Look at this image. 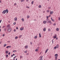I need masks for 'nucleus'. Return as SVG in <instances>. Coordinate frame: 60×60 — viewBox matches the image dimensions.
Here are the masks:
<instances>
[{
  "mask_svg": "<svg viewBox=\"0 0 60 60\" xmlns=\"http://www.w3.org/2000/svg\"><path fill=\"white\" fill-rule=\"evenodd\" d=\"M10 26L9 25H7V27H10Z\"/></svg>",
  "mask_w": 60,
  "mask_h": 60,
  "instance_id": "2eb2a0df",
  "label": "nucleus"
},
{
  "mask_svg": "<svg viewBox=\"0 0 60 60\" xmlns=\"http://www.w3.org/2000/svg\"><path fill=\"white\" fill-rule=\"evenodd\" d=\"M14 20L15 21H17V18L15 17L14 19Z\"/></svg>",
  "mask_w": 60,
  "mask_h": 60,
  "instance_id": "6e6552de",
  "label": "nucleus"
},
{
  "mask_svg": "<svg viewBox=\"0 0 60 60\" xmlns=\"http://www.w3.org/2000/svg\"><path fill=\"white\" fill-rule=\"evenodd\" d=\"M24 21V19L23 18V21Z\"/></svg>",
  "mask_w": 60,
  "mask_h": 60,
  "instance_id": "6e6d98bb",
  "label": "nucleus"
},
{
  "mask_svg": "<svg viewBox=\"0 0 60 60\" xmlns=\"http://www.w3.org/2000/svg\"><path fill=\"white\" fill-rule=\"evenodd\" d=\"M6 12L5 11V10H4L3 11V12H2V13H4V14H5Z\"/></svg>",
  "mask_w": 60,
  "mask_h": 60,
  "instance_id": "39448f33",
  "label": "nucleus"
},
{
  "mask_svg": "<svg viewBox=\"0 0 60 60\" xmlns=\"http://www.w3.org/2000/svg\"><path fill=\"white\" fill-rule=\"evenodd\" d=\"M37 38V36H35L34 37V38L35 39H36Z\"/></svg>",
  "mask_w": 60,
  "mask_h": 60,
  "instance_id": "6ab92c4d",
  "label": "nucleus"
},
{
  "mask_svg": "<svg viewBox=\"0 0 60 60\" xmlns=\"http://www.w3.org/2000/svg\"><path fill=\"white\" fill-rule=\"evenodd\" d=\"M5 26H4L3 27V28H4V27H5Z\"/></svg>",
  "mask_w": 60,
  "mask_h": 60,
  "instance_id": "4d7b16f0",
  "label": "nucleus"
},
{
  "mask_svg": "<svg viewBox=\"0 0 60 60\" xmlns=\"http://www.w3.org/2000/svg\"><path fill=\"white\" fill-rule=\"evenodd\" d=\"M20 57V58H22V56H21Z\"/></svg>",
  "mask_w": 60,
  "mask_h": 60,
  "instance_id": "37998d69",
  "label": "nucleus"
},
{
  "mask_svg": "<svg viewBox=\"0 0 60 60\" xmlns=\"http://www.w3.org/2000/svg\"><path fill=\"white\" fill-rule=\"evenodd\" d=\"M49 9H51V7H49Z\"/></svg>",
  "mask_w": 60,
  "mask_h": 60,
  "instance_id": "09e8293b",
  "label": "nucleus"
},
{
  "mask_svg": "<svg viewBox=\"0 0 60 60\" xmlns=\"http://www.w3.org/2000/svg\"><path fill=\"white\" fill-rule=\"evenodd\" d=\"M55 59L56 60L57 59V57L58 56V54H56L55 55Z\"/></svg>",
  "mask_w": 60,
  "mask_h": 60,
  "instance_id": "7ed1b4c3",
  "label": "nucleus"
},
{
  "mask_svg": "<svg viewBox=\"0 0 60 60\" xmlns=\"http://www.w3.org/2000/svg\"><path fill=\"white\" fill-rule=\"evenodd\" d=\"M37 49H39V47H38L37 48Z\"/></svg>",
  "mask_w": 60,
  "mask_h": 60,
  "instance_id": "a19ab883",
  "label": "nucleus"
},
{
  "mask_svg": "<svg viewBox=\"0 0 60 60\" xmlns=\"http://www.w3.org/2000/svg\"><path fill=\"white\" fill-rule=\"evenodd\" d=\"M46 18H47V19H48V18H49V17H48V16H47L46 17Z\"/></svg>",
  "mask_w": 60,
  "mask_h": 60,
  "instance_id": "ea45409f",
  "label": "nucleus"
},
{
  "mask_svg": "<svg viewBox=\"0 0 60 60\" xmlns=\"http://www.w3.org/2000/svg\"><path fill=\"white\" fill-rule=\"evenodd\" d=\"M27 18L28 19L29 18H30V16H29V15H28L27 16Z\"/></svg>",
  "mask_w": 60,
  "mask_h": 60,
  "instance_id": "4be33fe9",
  "label": "nucleus"
},
{
  "mask_svg": "<svg viewBox=\"0 0 60 60\" xmlns=\"http://www.w3.org/2000/svg\"><path fill=\"white\" fill-rule=\"evenodd\" d=\"M6 57H8V55L6 54Z\"/></svg>",
  "mask_w": 60,
  "mask_h": 60,
  "instance_id": "412c9836",
  "label": "nucleus"
},
{
  "mask_svg": "<svg viewBox=\"0 0 60 60\" xmlns=\"http://www.w3.org/2000/svg\"><path fill=\"white\" fill-rule=\"evenodd\" d=\"M56 48H58L59 47V46H58V45H56Z\"/></svg>",
  "mask_w": 60,
  "mask_h": 60,
  "instance_id": "ddd939ff",
  "label": "nucleus"
},
{
  "mask_svg": "<svg viewBox=\"0 0 60 60\" xmlns=\"http://www.w3.org/2000/svg\"><path fill=\"white\" fill-rule=\"evenodd\" d=\"M27 51H26L24 52L25 53H27Z\"/></svg>",
  "mask_w": 60,
  "mask_h": 60,
  "instance_id": "f704fd0d",
  "label": "nucleus"
},
{
  "mask_svg": "<svg viewBox=\"0 0 60 60\" xmlns=\"http://www.w3.org/2000/svg\"><path fill=\"white\" fill-rule=\"evenodd\" d=\"M23 30V28H20V30H21V31H22Z\"/></svg>",
  "mask_w": 60,
  "mask_h": 60,
  "instance_id": "5701e85b",
  "label": "nucleus"
},
{
  "mask_svg": "<svg viewBox=\"0 0 60 60\" xmlns=\"http://www.w3.org/2000/svg\"><path fill=\"white\" fill-rule=\"evenodd\" d=\"M1 21H2V20H0V23H1Z\"/></svg>",
  "mask_w": 60,
  "mask_h": 60,
  "instance_id": "8fccbe9b",
  "label": "nucleus"
},
{
  "mask_svg": "<svg viewBox=\"0 0 60 60\" xmlns=\"http://www.w3.org/2000/svg\"><path fill=\"white\" fill-rule=\"evenodd\" d=\"M16 56H15V57H14V58H15L16 57Z\"/></svg>",
  "mask_w": 60,
  "mask_h": 60,
  "instance_id": "79ce46f5",
  "label": "nucleus"
},
{
  "mask_svg": "<svg viewBox=\"0 0 60 60\" xmlns=\"http://www.w3.org/2000/svg\"><path fill=\"white\" fill-rule=\"evenodd\" d=\"M45 21L46 23H50L51 24V21H49V19H46Z\"/></svg>",
  "mask_w": 60,
  "mask_h": 60,
  "instance_id": "f257e3e1",
  "label": "nucleus"
},
{
  "mask_svg": "<svg viewBox=\"0 0 60 60\" xmlns=\"http://www.w3.org/2000/svg\"><path fill=\"white\" fill-rule=\"evenodd\" d=\"M5 11L6 12H7V13H8V9H7L6 10H5Z\"/></svg>",
  "mask_w": 60,
  "mask_h": 60,
  "instance_id": "0eeeda50",
  "label": "nucleus"
},
{
  "mask_svg": "<svg viewBox=\"0 0 60 60\" xmlns=\"http://www.w3.org/2000/svg\"><path fill=\"white\" fill-rule=\"evenodd\" d=\"M8 52H9L8 51L6 50V51L5 53L6 54H7L8 53Z\"/></svg>",
  "mask_w": 60,
  "mask_h": 60,
  "instance_id": "423d86ee",
  "label": "nucleus"
},
{
  "mask_svg": "<svg viewBox=\"0 0 60 60\" xmlns=\"http://www.w3.org/2000/svg\"><path fill=\"white\" fill-rule=\"evenodd\" d=\"M5 35H4V34H3V37H4V36Z\"/></svg>",
  "mask_w": 60,
  "mask_h": 60,
  "instance_id": "3c124183",
  "label": "nucleus"
},
{
  "mask_svg": "<svg viewBox=\"0 0 60 60\" xmlns=\"http://www.w3.org/2000/svg\"><path fill=\"white\" fill-rule=\"evenodd\" d=\"M46 28H44L43 29V31H46Z\"/></svg>",
  "mask_w": 60,
  "mask_h": 60,
  "instance_id": "9b49d317",
  "label": "nucleus"
},
{
  "mask_svg": "<svg viewBox=\"0 0 60 60\" xmlns=\"http://www.w3.org/2000/svg\"><path fill=\"white\" fill-rule=\"evenodd\" d=\"M56 23H54L53 24V26H56Z\"/></svg>",
  "mask_w": 60,
  "mask_h": 60,
  "instance_id": "c9c22d12",
  "label": "nucleus"
},
{
  "mask_svg": "<svg viewBox=\"0 0 60 60\" xmlns=\"http://www.w3.org/2000/svg\"><path fill=\"white\" fill-rule=\"evenodd\" d=\"M51 19L52 20L53 19H52V17H51Z\"/></svg>",
  "mask_w": 60,
  "mask_h": 60,
  "instance_id": "680f3d73",
  "label": "nucleus"
},
{
  "mask_svg": "<svg viewBox=\"0 0 60 60\" xmlns=\"http://www.w3.org/2000/svg\"><path fill=\"white\" fill-rule=\"evenodd\" d=\"M12 29L11 28H9L8 29V32H11V31Z\"/></svg>",
  "mask_w": 60,
  "mask_h": 60,
  "instance_id": "f03ea898",
  "label": "nucleus"
},
{
  "mask_svg": "<svg viewBox=\"0 0 60 60\" xmlns=\"http://www.w3.org/2000/svg\"><path fill=\"white\" fill-rule=\"evenodd\" d=\"M48 31H50V29H48Z\"/></svg>",
  "mask_w": 60,
  "mask_h": 60,
  "instance_id": "72a5a7b5",
  "label": "nucleus"
},
{
  "mask_svg": "<svg viewBox=\"0 0 60 60\" xmlns=\"http://www.w3.org/2000/svg\"><path fill=\"white\" fill-rule=\"evenodd\" d=\"M34 1H33L31 2V4H33V3H34Z\"/></svg>",
  "mask_w": 60,
  "mask_h": 60,
  "instance_id": "7c9ffc66",
  "label": "nucleus"
},
{
  "mask_svg": "<svg viewBox=\"0 0 60 60\" xmlns=\"http://www.w3.org/2000/svg\"><path fill=\"white\" fill-rule=\"evenodd\" d=\"M53 38H54V39H56V35L55 34V36H53Z\"/></svg>",
  "mask_w": 60,
  "mask_h": 60,
  "instance_id": "20e7f679",
  "label": "nucleus"
},
{
  "mask_svg": "<svg viewBox=\"0 0 60 60\" xmlns=\"http://www.w3.org/2000/svg\"><path fill=\"white\" fill-rule=\"evenodd\" d=\"M16 51H16V50L13 51V52H16Z\"/></svg>",
  "mask_w": 60,
  "mask_h": 60,
  "instance_id": "473e14b6",
  "label": "nucleus"
},
{
  "mask_svg": "<svg viewBox=\"0 0 60 60\" xmlns=\"http://www.w3.org/2000/svg\"><path fill=\"white\" fill-rule=\"evenodd\" d=\"M4 31H5V32H6V29H4Z\"/></svg>",
  "mask_w": 60,
  "mask_h": 60,
  "instance_id": "e433bc0d",
  "label": "nucleus"
},
{
  "mask_svg": "<svg viewBox=\"0 0 60 60\" xmlns=\"http://www.w3.org/2000/svg\"><path fill=\"white\" fill-rule=\"evenodd\" d=\"M38 7L39 8H41V6L40 5L38 6Z\"/></svg>",
  "mask_w": 60,
  "mask_h": 60,
  "instance_id": "b1692460",
  "label": "nucleus"
},
{
  "mask_svg": "<svg viewBox=\"0 0 60 60\" xmlns=\"http://www.w3.org/2000/svg\"><path fill=\"white\" fill-rule=\"evenodd\" d=\"M21 2H23V0H21Z\"/></svg>",
  "mask_w": 60,
  "mask_h": 60,
  "instance_id": "5fc2aeb1",
  "label": "nucleus"
},
{
  "mask_svg": "<svg viewBox=\"0 0 60 60\" xmlns=\"http://www.w3.org/2000/svg\"><path fill=\"white\" fill-rule=\"evenodd\" d=\"M39 37L41 38V33H40L39 34Z\"/></svg>",
  "mask_w": 60,
  "mask_h": 60,
  "instance_id": "f3484780",
  "label": "nucleus"
},
{
  "mask_svg": "<svg viewBox=\"0 0 60 60\" xmlns=\"http://www.w3.org/2000/svg\"><path fill=\"white\" fill-rule=\"evenodd\" d=\"M13 24H14V25H15L16 24V23H15V22H14Z\"/></svg>",
  "mask_w": 60,
  "mask_h": 60,
  "instance_id": "c03bdc74",
  "label": "nucleus"
},
{
  "mask_svg": "<svg viewBox=\"0 0 60 60\" xmlns=\"http://www.w3.org/2000/svg\"><path fill=\"white\" fill-rule=\"evenodd\" d=\"M16 29H18V27H16Z\"/></svg>",
  "mask_w": 60,
  "mask_h": 60,
  "instance_id": "864d4df0",
  "label": "nucleus"
},
{
  "mask_svg": "<svg viewBox=\"0 0 60 60\" xmlns=\"http://www.w3.org/2000/svg\"><path fill=\"white\" fill-rule=\"evenodd\" d=\"M56 30L57 31H59V28H57L56 29Z\"/></svg>",
  "mask_w": 60,
  "mask_h": 60,
  "instance_id": "dca6fc26",
  "label": "nucleus"
},
{
  "mask_svg": "<svg viewBox=\"0 0 60 60\" xmlns=\"http://www.w3.org/2000/svg\"><path fill=\"white\" fill-rule=\"evenodd\" d=\"M47 12H49V10H48L47 11Z\"/></svg>",
  "mask_w": 60,
  "mask_h": 60,
  "instance_id": "c756f323",
  "label": "nucleus"
},
{
  "mask_svg": "<svg viewBox=\"0 0 60 60\" xmlns=\"http://www.w3.org/2000/svg\"><path fill=\"white\" fill-rule=\"evenodd\" d=\"M52 43H53V42H54V41H53V40H52Z\"/></svg>",
  "mask_w": 60,
  "mask_h": 60,
  "instance_id": "de8ad7c7",
  "label": "nucleus"
},
{
  "mask_svg": "<svg viewBox=\"0 0 60 60\" xmlns=\"http://www.w3.org/2000/svg\"><path fill=\"white\" fill-rule=\"evenodd\" d=\"M13 56H15V54H13Z\"/></svg>",
  "mask_w": 60,
  "mask_h": 60,
  "instance_id": "e2e57ef3",
  "label": "nucleus"
},
{
  "mask_svg": "<svg viewBox=\"0 0 60 60\" xmlns=\"http://www.w3.org/2000/svg\"><path fill=\"white\" fill-rule=\"evenodd\" d=\"M50 16H51V15H50L49 16V17H50Z\"/></svg>",
  "mask_w": 60,
  "mask_h": 60,
  "instance_id": "338daca9",
  "label": "nucleus"
},
{
  "mask_svg": "<svg viewBox=\"0 0 60 60\" xmlns=\"http://www.w3.org/2000/svg\"><path fill=\"white\" fill-rule=\"evenodd\" d=\"M58 20L59 21L60 20V17H58Z\"/></svg>",
  "mask_w": 60,
  "mask_h": 60,
  "instance_id": "cd10ccee",
  "label": "nucleus"
},
{
  "mask_svg": "<svg viewBox=\"0 0 60 60\" xmlns=\"http://www.w3.org/2000/svg\"><path fill=\"white\" fill-rule=\"evenodd\" d=\"M27 8H29V7H27Z\"/></svg>",
  "mask_w": 60,
  "mask_h": 60,
  "instance_id": "13d9d810",
  "label": "nucleus"
},
{
  "mask_svg": "<svg viewBox=\"0 0 60 60\" xmlns=\"http://www.w3.org/2000/svg\"><path fill=\"white\" fill-rule=\"evenodd\" d=\"M48 50H49V49H48L46 50L45 52V53H47V52L48 51Z\"/></svg>",
  "mask_w": 60,
  "mask_h": 60,
  "instance_id": "4468645a",
  "label": "nucleus"
},
{
  "mask_svg": "<svg viewBox=\"0 0 60 60\" xmlns=\"http://www.w3.org/2000/svg\"><path fill=\"white\" fill-rule=\"evenodd\" d=\"M14 32H16V30L14 29Z\"/></svg>",
  "mask_w": 60,
  "mask_h": 60,
  "instance_id": "58836bf2",
  "label": "nucleus"
},
{
  "mask_svg": "<svg viewBox=\"0 0 60 60\" xmlns=\"http://www.w3.org/2000/svg\"><path fill=\"white\" fill-rule=\"evenodd\" d=\"M53 13V11H50V14H52Z\"/></svg>",
  "mask_w": 60,
  "mask_h": 60,
  "instance_id": "9d476101",
  "label": "nucleus"
},
{
  "mask_svg": "<svg viewBox=\"0 0 60 60\" xmlns=\"http://www.w3.org/2000/svg\"><path fill=\"white\" fill-rule=\"evenodd\" d=\"M17 4H16V3H15L14 4V5H16Z\"/></svg>",
  "mask_w": 60,
  "mask_h": 60,
  "instance_id": "a18cd8bd",
  "label": "nucleus"
},
{
  "mask_svg": "<svg viewBox=\"0 0 60 60\" xmlns=\"http://www.w3.org/2000/svg\"><path fill=\"white\" fill-rule=\"evenodd\" d=\"M11 46H7L6 47V48H7V49H8V48H11Z\"/></svg>",
  "mask_w": 60,
  "mask_h": 60,
  "instance_id": "1a4fd4ad",
  "label": "nucleus"
},
{
  "mask_svg": "<svg viewBox=\"0 0 60 60\" xmlns=\"http://www.w3.org/2000/svg\"><path fill=\"white\" fill-rule=\"evenodd\" d=\"M10 54H11V52H9L8 53V55H10Z\"/></svg>",
  "mask_w": 60,
  "mask_h": 60,
  "instance_id": "4c0bfd02",
  "label": "nucleus"
},
{
  "mask_svg": "<svg viewBox=\"0 0 60 60\" xmlns=\"http://www.w3.org/2000/svg\"><path fill=\"white\" fill-rule=\"evenodd\" d=\"M26 2H28V0H26Z\"/></svg>",
  "mask_w": 60,
  "mask_h": 60,
  "instance_id": "052dcab7",
  "label": "nucleus"
},
{
  "mask_svg": "<svg viewBox=\"0 0 60 60\" xmlns=\"http://www.w3.org/2000/svg\"><path fill=\"white\" fill-rule=\"evenodd\" d=\"M30 44L31 45H32V44H33V43H32V42H30Z\"/></svg>",
  "mask_w": 60,
  "mask_h": 60,
  "instance_id": "603ef678",
  "label": "nucleus"
},
{
  "mask_svg": "<svg viewBox=\"0 0 60 60\" xmlns=\"http://www.w3.org/2000/svg\"><path fill=\"white\" fill-rule=\"evenodd\" d=\"M11 56V57H12V56H13V55H12Z\"/></svg>",
  "mask_w": 60,
  "mask_h": 60,
  "instance_id": "0e129e2a",
  "label": "nucleus"
},
{
  "mask_svg": "<svg viewBox=\"0 0 60 60\" xmlns=\"http://www.w3.org/2000/svg\"><path fill=\"white\" fill-rule=\"evenodd\" d=\"M43 22L44 23V24H46V21H43Z\"/></svg>",
  "mask_w": 60,
  "mask_h": 60,
  "instance_id": "a211bd4d",
  "label": "nucleus"
},
{
  "mask_svg": "<svg viewBox=\"0 0 60 60\" xmlns=\"http://www.w3.org/2000/svg\"><path fill=\"white\" fill-rule=\"evenodd\" d=\"M28 55V53H27L26 54L27 55Z\"/></svg>",
  "mask_w": 60,
  "mask_h": 60,
  "instance_id": "774afa93",
  "label": "nucleus"
},
{
  "mask_svg": "<svg viewBox=\"0 0 60 60\" xmlns=\"http://www.w3.org/2000/svg\"><path fill=\"white\" fill-rule=\"evenodd\" d=\"M22 35H20L19 36V38H21V37H22Z\"/></svg>",
  "mask_w": 60,
  "mask_h": 60,
  "instance_id": "bb28decb",
  "label": "nucleus"
},
{
  "mask_svg": "<svg viewBox=\"0 0 60 60\" xmlns=\"http://www.w3.org/2000/svg\"><path fill=\"white\" fill-rule=\"evenodd\" d=\"M40 58H41L40 59H42V56H41L40 57Z\"/></svg>",
  "mask_w": 60,
  "mask_h": 60,
  "instance_id": "2f4dec72",
  "label": "nucleus"
},
{
  "mask_svg": "<svg viewBox=\"0 0 60 60\" xmlns=\"http://www.w3.org/2000/svg\"><path fill=\"white\" fill-rule=\"evenodd\" d=\"M6 45H7V44H5L4 46V47H5V46H6Z\"/></svg>",
  "mask_w": 60,
  "mask_h": 60,
  "instance_id": "393cba45",
  "label": "nucleus"
},
{
  "mask_svg": "<svg viewBox=\"0 0 60 60\" xmlns=\"http://www.w3.org/2000/svg\"><path fill=\"white\" fill-rule=\"evenodd\" d=\"M52 21H55L54 20V19H52Z\"/></svg>",
  "mask_w": 60,
  "mask_h": 60,
  "instance_id": "49530a36",
  "label": "nucleus"
},
{
  "mask_svg": "<svg viewBox=\"0 0 60 60\" xmlns=\"http://www.w3.org/2000/svg\"><path fill=\"white\" fill-rule=\"evenodd\" d=\"M27 48H28V46L26 45V46H25V49H27Z\"/></svg>",
  "mask_w": 60,
  "mask_h": 60,
  "instance_id": "f8f14e48",
  "label": "nucleus"
},
{
  "mask_svg": "<svg viewBox=\"0 0 60 60\" xmlns=\"http://www.w3.org/2000/svg\"><path fill=\"white\" fill-rule=\"evenodd\" d=\"M18 38V37L16 36L15 37V39H17V38Z\"/></svg>",
  "mask_w": 60,
  "mask_h": 60,
  "instance_id": "a878e982",
  "label": "nucleus"
},
{
  "mask_svg": "<svg viewBox=\"0 0 60 60\" xmlns=\"http://www.w3.org/2000/svg\"><path fill=\"white\" fill-rule=\"evenodd\" d=\"M21 20H22V21H23V18H22Z\"/></svg>",
  "mask_w": 60,
  "mask_h": 60,
  "instance_id": "69168bd1",
  "label": "nucleus"
},
{
  "mask_svg": "<svg viewBox=\"0 0 60 60\" xmlns=\"http://www.w3.org/2000/svg\"><path fill=\"white\" fill-rule=\"evenodd\" d=\"M35 51H36V52L38 51V49H36L35 50Z\"/></svg>",
  "mask_w": 60,
  "mask_h": 60,
  "instance_id": "aec40b11",
  "label": "nucleus"
},
{
  "mask_svg": "<svg viewBox=\"0 0 60 60\" xmlns=\"http://www.w3.org/2000/svg\"><path fill=\"white\" fill-rule=\"evenodd\" d=\"M43 12L44 13L45 12V11H43Z\"/></svg>",
  "mask_w": 60,
  "mask_h": 60,
  "instance_id": "bf43d9fd",
  "label": "nucleus"
},
{
  "mask_svg": "<svg viewBox=\"0 0 60 60\" xmlns=\"http://www.w3.org/2000/svg\"><path fill=\"white\" fill-rule=\"evenodd\" d=\"M56 46H55L54 48V49H56Z\"/></svg>",
  "mask_w": 60,
  "mask_h": 60,
  "instance_id": "c85d7f7f",
  "label": "nucleus"
}]
</instances>
